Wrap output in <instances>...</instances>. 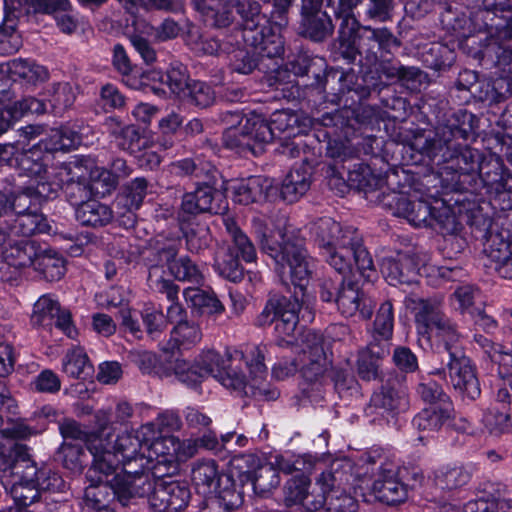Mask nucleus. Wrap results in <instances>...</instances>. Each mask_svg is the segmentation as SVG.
<instances>
[{
  "label": "nucleus",
  "mask_w": 512,
  "mask_h": 512,
  "mask_svg": "<svg viewBox=\"0 0 512 512\" xmlns=\"http://www.w3.org/2000/svg\"><path fill=\"white\" fill-rule=\"evenodd\" d=\"M259 239L262 251L273 259L281 281L286 285L291 283L301 294V304L297 291L293 300L281 295L270 296L262 316L267 320H313L316 317L312 306L315 298L307 292V286L314 265L304 248L303 239L287 228L283 221L275 231L264 232Z\"/></svg>",
  "instance_id": "1"
},
{
  "label": "nucleus",
  "mask_w": 512,
  "mask_h": 512,
  "mask_svg": "<svg viewBox=\"0 0 512 512\" xmlns=\"http://www.w3.org/2000/svg\"><path fill=\"white\" fill-rule=\"evenodd\" d=\"M229 364L214 350L202 352L194 364L181 356L177 362L176 378L189 387H196L203 378L213 376L222 386L238 395H248L247 388L260 384L267 374L264 351L247 345L244 350L226 351Z\"/></svg>",
  "instance_id": "2"
},
{
  "label": "nucleus",
  "mask_w": 512,
  "mask_h": 512,
  "mask_svg": "<svg viewBox=\"0 0 512 512\" xmlns=\"http://www.w3.org/2000/svg\"><path fill=\"white\" fill-rule=\"evenodd\" d=\"M81 142L77 132L69 127L51 129L49 135L25 151H19L13 144L0 149V160L19 169L21 175L35 178L36 192L43 197L55 195L64 185H73L69 165L48 168L51 154L76 148Z\"/></svg>",
  "instance_id": "3"
},
{
  "label": "nucleus",
  "mask_w": 512,
  "mask_h": 512,
  "mask_svg": "<svg viewBox=\"0 0 512 512\" xmlns=\"http://www.w3.org/2000/svg\"><path fill=\"white\" fill-rule=\"evenodd\" d=\"M194 3L205 22L212 26L226 27L239 15L243 20L244 41L258 50L261 56L273 58L284 53L281 30L288 24L285 16L288 9L280 11L275 5L271 25L258 29L260 6L254 0H218L214 6L208 5L206 0H194Z\"/></svg>",
  "instance_id": "4"
},
{
  "label": "nucleus",
  "mask_w": 512,
  "mask_h": 512,
  "mask_svg": "<svg viewBox=\"0 0 512 512\" xmlns=\"http://www.w3.org/2000/svg\"><path fill=\"white\" fill-rule=\"evenodd\" d=\"M472 121L473 115L470 113L454 114L447 120L446 124L437 127L433 138L426 139L422 148L423 153L430 158L441 155L444 161L454 159L456 162L455 168L459 172L464 174L479 173L484 184L492 187L501 178L498 171H495L493 177H491L489 171H484L486 161L478 150L464 147L458 152L454 144V140H466L473 133Z\"/></svg>",
  "instance_id": "5"
},
{
  "label": "nucleus",
  "mask_w": 512,
  "mask_h": 512,
  "mask_svg": "<svg viewBox=\"0 0 512 512\" xmlns=\"http://www.w3.org/2000/svg\"><path fill=\"white\" fill-rule=\"evenodd\" d=\"M87 449L92 455V462L86 472L89 483H110L117 500L126 506L135 494H143L150 488L147 477L139 476L137 469H128L112 449V442L101 435L87 439Z\"/></svg>",
  "instance_id": "6"
},
{
  "label": "nucleus",
  "mask_w": 512,
  "mask_h": 512,
  "mask_svg": "<svg viewBox=\"0 0 512 512\" xmlns=\"http://www.w3.org/2000/svg\"><path fill=\"white\" fill-rule=\"evenodd\" d=\"M311 233L315 236L322 255L340 274L350 271L352 261L366 279L373 273V261L368 251L362 246L356 230L351 227L343 229L330 217H323L312 224Z\"/></svg>",
  "instance_id": "7"
},
{
  "label": "nucleus",
  "mask_w": 512,
  "mask_h": 512,
  "mask_svg": "<svg viewBox=\"0 0 512 512\" xmlns=\"http://www.w3.org/2000/svg\"><path fill=\"white\" fill-rule=\"evenodd\" d=\"M17 468H22L21 473L17 472L16 479L9 488L15 508L6 512H33L30 506L41 500L45 492H62L66 488L62 477L48 467L38 468L29 455L24 453L17 459Z\"/></svg>",
  "instance_id": "8"
},
{
  "label": "nucleus",
  "mask_w": 512,
  "mask_h": 512,
  "mask_svg": "<svg viewBox=\"0 0 512 512\" xmlns=\"http://www.w3.org/2000/svg\"><path fill=\"white\" fill-rule=\"evenodd\" d=\"M275 332L280 346L291 345L295 351H301L302 376L307 381H317L327 372L331 361L322 335L304 330L298 322H277Z\"/></svg>",
  "instance_id": "9"
},
{
  "label": "nucleus",
  "mask_w": 512,
  "mask_h": 512,
  "mask_svg": "<svg viewBox=\"0 0 512 512\" xmlns=\"http://www.w3.org/2000/svg\"><path fill=\"white\" fill-rule=\"evenodd\" d=\"M198 449L194 439L180 440L173 435H155L146 446L145 472L156 477H164L171 469H176L179 462L193 457Z\"/></svg>",
  "instance_id": "10"
},
{
  "label": "nucleus",
  "mask_w": 512,
  "mask_h": 512,
  "mask_svg": "<svg viewBox=\"0 0 512 512\" xmlns=\"http://www.w3.org/2000/svg\"><path fill=\"white\" fill-rule=\"evenodd\" d=\"M372 469L371 492L383 503L394 505L407 498V486L400 480V466L394 457L380 451L367 455Z\"/></svg>",
  "instance_id": "11"
},
{
  "label": "nucleus",
  "mask_w": 512,
  "mask_h": 512,
  "mask_svg": "<svg viewBox=\"0 0 512 512\" xmlns=\"http://www.w3.org/2000/svg\"><path fill=\"white\" fill-rule=\"evenodd\" d=\"M274 138V130L259 114L250 113L240 120L238 126L228 128L224 133L225 145L240 154L257 156L264 145Z\"/></svg>",
  "instance_id": "12"
},
{
  "label": "nucleus",
  "mask_w": 512,
  "mask_h": 512,
  "mask_svg": "<svg viewBox=\"0 0 512 512\" xmlns=\"http://www.w3.org/2000/svg\"><path fill=\"white\" fill-rule=\"evenodd\" d=\"M224 223L231 237L232 245L228 250L222 249L217 252L215 270L221 277L231 282H238L243 278V269L238 259L248 263L255 261L256 249L248 236L237 227L232 219H224Z\"/></svg>",
  "instance_id": "13"
},
{
  "label": "nucleus",
  "mask_w": 512,
  "mask_h": 512,
  "mask_svg": "<svg viewBox=\"0 0 512 512\" xmlns=\"http://www.w3.org/2000/svg\"><path fill=\"white\" fill-rule=\"evenodd\" d=\"M336 16L341 20L339 49L342 56L349 61L356 59L358 49L364 50L365 41L377 42L382 47H387L394 41L393 34L387 28H361L354 14H336Z\"/></svg>",
  "instance_id": "14"
},
{
  "label": "nucleus",
  "mask_w": 512,
  "mask_h": 512,
  "mask_svg": "<svg viewBox=\"0 0 512 512\" xmlns=\"http://www.w3.org/2000/svg\"><path fill=\"white\" fill-rule=\"evenodd\" d=\"M139 476L147 477L150 489L143 494H135V498L147 496L154 512H179L188 505L191 492L187 483L167 481L149 473H140Z\"/></svg>",
  "instance_id": "15"
},
{
  "label": "nucleus",
  "mask_w": 512,
  "mask_h": 512,
  "mask_svg": "<svg viewBox=\"0 0 512 512\" xmlns=\"http://www.w3.org/2000/svg\"><path fill=\"white\" fill-rule=\"evenodd\" d=\"M334 466L335 472L324 471L317 479L322 495L315 498L308 508L318 510L325 506L329 512H355L358 507L356 500L341 488L343 473L339 468L342 465L336 462Z\"/></svg>",
  "instance_id": "16"
},
{
  "label": "nucleus",
  "mask_w": 512,
  "mask_h": 512,
  "mask_svg": "<svg viewBox=\"0 0 512 512\" xmlns=\"http://www.w3.org/2000/svg\"><path fill=\"white\" fill-rule=\"evenodd\" d=\"M158 433L155 424L146 423L133 432L119 435L112 443V449L119 458L121 457L122 466L137 469L139 473H146L145 464L141 459L146 458V446Z\"/></svg>",
  "instance_id": "17"
},
{
  "label": "nucleus",
  "mask_w": 512,
  "mask_h": 512,
  "mask_svg": "<svg viewBox=\"0 0 512 512\" xmlns=\"http://www.w3.org/2000/svg\"><path fill=\"white\" fill-rule=\"evenodd\" d=\"M181 242L178 238H171L167 243H160L157 240V252L159 261L168 264L171 274L180 281H188L200 284L203 281V275L198 267L189 258H180L173 260L176 256Z\"/></svg>",
  "instance_id": "18"
},
{
  "label": "nucleus",
  "mask_w": 512,
  "mask_h": 512,
  "mask_svg": "<svg viewBox=\"0 0 512 512\" xmlns=\"http://www.w3.org/2000/svg\"><path fill=\"white\" fill-rule=\"evenodd\" d=\"M225 191L239 204L248 205L269 198L274 191L273 180L264 176L230 180Z\"/></svg>",
  "instance_id": "19"
},
{
  "label": "nucleus",
  "mask_w": 512,
  "mask_h": 512,
  "mask_svg": "<svg viewBox=\"0 0 512 512\" xmlns=\"http://www.w3.org/2000/svg\"><path fill=\"white\" fill-rule=\"evenodd\" d=\"M0 227V254L4 260L15 267L36 265L39 251L36 245L27 239H16Z\"/></svg>",
  "instance_id": "20"
},
{
  "label": "nucleus",
  "mask_w": 512,
  "mask_h": 512,
  "mask_svg": "<svg viewBox=\"0 0 512 512\" xmlns=\"http://www.w3.org/2000/svg\"><path fill=\"white\" fill-rule=\"evenodd\" d=\"M449 377L453 387L470 399L480 395V386L470 360L458 352H450Z\"/></svg>",
  "instance_id": "21"
},
{
  "label": "nucleus",
  "mask_w": 512,
  "mask_h": 512,
  "mask_svg": "<svg viewBox=\"0 0 512 512\" xmlns=\"http://www.w3.org/2000/svg\"><path fill=\"white\" fill-rule=\"evenodd\" d=\"M46 112V104L33 97L11 102L10 93L0 91V135L27 113L42 114Z\"/></svg>",
  "instance_id": "22"
},
{
  "label": "nucleus",
  "mask_w": 512,
  "mask_h": 512,
  "mask_svg": "<svg viewBox=\"0 0 512 512\" xmlns=\"http://www.w3.org/2000/svg\"><path fill=\"white\" fill-rule=\"evenodd\" d=\"M381 271L386 281L393 286L418 282L419 269L414 258L406 254H400L397 259H384Z\"/></svg>",
  "instance_id": "23"
},
{
  "label": "nucleus",
  "mask_w": 512,
  "mask_h": 512,
  "mask_svg": "<svg viewBox=\"0 0 512 512\" xmlns=\"http://www.w3.org/2000/svg\"><path fill=\"white\" fill-rule=\"evenodd\" d=\"M162 351L163 354L160 357L148 351L139 353L137 358L138 367L142 372L155 374L160 378L176 377L180 354L174 351V348L171 351L168 348H163Z\"/></svg>",
  "instance_id": "24"
},
{
  "label": "nucleus",
  "mask_w": 512,
  "mask_h": 512,
  "mask_svg": "<svg viewBox=\"0 0 512 512\" xmlns=\"http://www.w3.org/2000/svg\"><path fill=\"white\" fill-rule=\"evenodd\" d=\"M214 190L209 184L199 185L195 191L185 193L179 210L181 221H187L191 216L204 212L218 213L219 208L214 207Z\"/></svg>",
  "instance_id": "25"
},
{
  "label": "nucleus",
  "mask_w": 512,
  "mask_h": 512,
  "mask_svg": "<svg viewBox=\"0 0 512 512\" xmlns=\"http://www.w3.org/2000/svg\"><path fill=\"white\" fill-rule=\"evenodd\" d=\"M221 475L214 460L197 461L191 470V480L199 494L209 495L229 490L221 488Z\"/></svg>",
  "instance_id": "26"
},
{
  "label": "nucleus",
  "mask_w": 512,
  "mask_h": 512,
  "mask_svg": "<svg viewBox=\"0 0 512 512\" xmlns=\"http://www.w3.org/2000/svg\"><path fill=\"white\" fill-rule=\"evenodd\" d=\"M269 125L277 133H286L287 137H295L306 133L313 125V119L302 112L289 109L275 111L271 115Z\"/></svg>",
  "instance_id": "27"
},
{
  "label": "nucleus",
  "mask_w": 512,
  "mask_h": 512,
  "mask_svg": "<svg viewBox=\"0 0 512 512\" xmlns=\"http://www.w3.org/2000/svg\"><path fill=\"white\" fill-rule=\"evenodd\" d=\"M495 54L494 74L496 79L493 82L495 92L491 96V101L499 102L509 91L512 81V45H499Z\"/></svg>",
  "instance_id": "28"
},
{
  "label": "nucleus",
  "mask_w": 512,
  "mask_h": 512,
  "mask_svg": "<svg viewBox=\"0 0 512 512\" xmlns=\"http://www.w3.org/2000/svg\"><path fill=\"white\" fill-rule=\"evenodd\" d=\"M0 73L9 76L13 80L18 78L33 84L43 82L49 77L46 67L30 59H13L1 63Z\"/></svg>",
  "instance_id": "29"
},
{
  "label": "nucleus",
  "mask_w": 512,
  "mask_h": 512,
  "mask_svg": "<svg viewBox=\"0 0 512 512\" xmlns=\"http://www.w3.org/2000/svg\"><path fill=\"white\" fill-rule=\"evenodd\" d=\"M371 408L381 415H394L409 406L408 394L404 388L383 387L371 397Z\"/></svg>",
  "instance_id": "30"
},
{
  "label": "nucleus",
  "mask_w": 512,
  "mask_h": 512,
  "mask_svg": "<svg viewBox=\"0 0 512 512\" xmlns=\"http://www.w3.org/2000/svg\"><path fill=\"white\" fill-rule=\"evenodd\" d=\"M160 268L152 266L149 270L148 283L152 289L166 295L170 305L167 307V320H176L177 318L183 320L185 318V311L182 306L176 301L179 293V287L168 279H164L160 275Z\"/></svg>",
  "instance_id": "31"
},
{
  "label": "nucleus",
  "mask_w": 512,
  "mask_h": 512,
  "mask_svg": "<svg viewBox=\"0 0 512 512\" xmlns=\"http://www.w3.org/2000/svg\"><path fill=\"white\" fill-rule=\"evenodd\" d=\"M124 296L121 288L111 287L105 292L96 295V301L99 306L108 310H116L110 314H95L92 320H113L120 318L121 320H134L137 315L124 304Z\"/></svg>",
  "instance_id": "32"
},
{
  "label": "nucleus",
  "mask_w": 512,
  "mask_h": 512,
  "mask_svg": "<svg viewBox=\"0 0 512 512\" xmlns=\"http://www.w3.org/2000/svg\"><path fill=\"white\" fill-rule=\"evenodd\" d=\"M310 184V168L305 164L294 167L283 180L280 190L281 197L285 201L293 203L309 190Z\"/></svg>",
  "instance_id": "33"
},
{
  "label": "nucleus",
  "mask_w": 512,
  "mask_h": 512,
  "mask_svg": "<svg viewBox=\"0 0 512 512\" xmlns=\"http://www.w3.org/2000/svg\"><path fill=\"white\" fill-rule=\"evenodd\" d=\"M452 413L451 401L430 405L414 417L413 424L419 430L437 431L450 422Z\"/></svg>",
  "instance_id": "34"
},
{
  "label": "nucleus",
  "mask_w": 512,
  "mask_h": 512,
  "mask_svg": "<svg viewBox=\"0 0 512 512\" xmlns=\"http://www.w3.org/2000/svg\"><path fill=\"white\" fill-rule=\"evenodd\" d=\"M389 354L387 344L376 345L370 342L368 346L360 350L357 359V372L361 379L371 381L378 377L380 361Z\"/></svg>",
  "instance_id": "35"
},
{
  "label": "nucleus",
  "mask_w": 512,
  "mask_h": 512,
  "mask_svg": "<svg viewBox=\"0 0 512 512\" xmlns=\"http://www.w3.org/2000/svg\"><path fill=\"white\" fill-rule=\"evenodd\" d=\"M397 215L415 227L433 226L432 205L424 200L410 201L401 197L397 201Z\"/></svg>",
  "instance_id": "36"
},
{
  "label": "nucleus",
  "mask_w": 512,
  "mask_h": 512,
  "mask_svg": "<svg viewBox=\"0 0 512 512\" xmlns=\"http://www.w3.org/2000/svg\"><path fill=\"white\" fill-rule=\"evenodd\" d=\"M496 402L484 412L482 423L489 434L497 436L512 430V406Z\"/></svg>",
  "instance_id": "37"
},
{
  "label": "nucleus",
  "mask_w": 512,
  "mask_h": 512,
  "mask_svg": "<svg viewBox=\"0 0 512 512\" xmlns=\"http://www.w3.org/2000/svg\"><path fill=\"white\" fill-rule=\"evenodd\" d=\"M14 224L9 228L10 235L29 237L35 233L49 232L51 227L43 214L34 211H18L13 218Z\"/></svg>",
  "instance_id": "38"
},
{
  "label": "nucleus",
  "mask_w": 512,
  "mask_h": 512,
  "mask_svg": "<svg viewBox=\"0 0 512 512\" xmlns=\"http://www.w3.org/2000/svg\"><path fill=\"white\" fill-rule=\"evenodd\" d=\"M186 302L197 309L202 316H218L224 311V306L213 291L199 287H189L183 292Z\"/></svg>",
  "instance_id": "39"
},
{
  "label": "nucleus",
  "mask_w": 512,
  "mask_h": 512,
  "mask_svg": "<svg viewBox=\"0 0 512 512\" xmlns=\"http://www.w3.org/2000/svg\"><path fill=\"white\" fill-rule=\"evenodd\" d=\"M75 215L82 225L97 227L108 224L113 217V212L107 205L91 199L81 203L76 208Z\"/></svg>",
  "instance_id": "40"
},
{
  "label": "nucleus",
  "mask_w": 512,
  "mask_h": 512,
  "mask_svg": "<svg viewBox=\"0 0 512 512\" xmlns=\"http://www.w3.org/2000/svg\"><path fill=\"white\" fill-rule=\"evenodd\" d=\"M484 252L495 264V270L498 274L504 278L503 271L506 266L512 264V242L505 239L501 234H492L487 240Z\"/></svg>",
  "instance_id": "41"
},
{
  "label": "nucleus",
  "mask_w": 512,
  "mask_h": 512,
  "mask_svg": "<svg viewBox=\"0 0 512 512\" xmlns=\"http://www.w3.org/2000/svg\"><path fill=\"white\" fill-rule=\"evenodd\" d=\"M333 28L330 16L324 11L302 16L301 33L314 41H322L330 36Z\"/></svg>",
  "instance_id": "42"
},
{
  "label": "nucleus",
  "mask_w": 512,
  "mask_h": 512,
  "mask_svg": "<svg viewBox=\"0 0 512 512\" xmlns=\"http://www.w3.org/2000/svg\"><path fill=\"white\" fill-rule=\"evenodd\" d=\"M32 317L37 320H71V312L62 307L58 299L51 294H44L33 305Z\"/></svg>",
  "instance_id": "43"
},
{
  "label": "nucleus",
  "mask_w": 512,
  "mask_h": 512,
  "mask_svg": "<svg viewBox=\"0 0 512 512\" xmlns=\"http://www.w3.org/2000/svg\"><path fill=\"white\" fill-rule=\"evenodd\" d=\"M148 184L144 178H135L126 187L124 192L116 199L118 208L123 209L121 212H133L140 208L147 194Z\"/></svg>",
  "instance_id": "44"
},
{
  "label": "nucleus",
  "mask_w": 512,
  "mask_h": 512,
  "mask_svg": "<svg viewBox=\"0 0 512 512\" xmlns=\"http://www.w3.org/2000/svg\"><path fill=\"white\" fill-rule=\"evenodd\" d=\"M349 186L364 192L376 190L385 182L381 174H375L367 164H357L348 172Z\"/></svg>",
  "instance_id": "45"
},
{
  "label": "nucleus",
  "mask_w": 512,
  "mask_h": 512,
  "mask_svg": "<svg viewBox=\"0 0 512 512\" xmlns=\"http://www.w3.org/2000/svg\"><path fill=\"white\" fill-rule=\"evenodd\" d=\"M259 464L260 459L254 454L236 455L229 462V475L225 478L238 480L241 483L251 481Z\"/></svg>",
  "instance_id": "46"
},
{
  "label": "nucleus",
  "mask_w": 512,
  "mask_h": 512,
  "mask_svg": "<svg viewBox=\"0 0 512 512\" xmlns=\"http://www.w3.org/2000/svg\"><path fill=\"white\" fill-rule=\"evenodd\" d=\"M405 312L400 317L415 320H434L439 316L440 303L409 296L404 301Z\"/></svg>",
  "instance_id": "47"
},
{
  "label": "nucleus",
  "mask_w": 512,
  "mask_h": 512,
  "mask_svg": "<svg viewBox=\"0 0 512 512\" xmlns=\"http://www.w3.org/2000/svg\"><path fill=\"white\" fill-rule=\"evenodd\" d=\"M62 370L69 377L80 378L92 373L93 367L84 349L77 346L69 349L65 354L62 360Z\"/></svg>",
  "instance_id": "48"
},
{
  "label": "nucleus",
  "mask_w": 512,
  "mask_h": 512,
  "mask_svg": "<svg viewBox=\"0 0 512 512\" xmlns=\"http://www.w3.org/2000/svg\"><path fill=\"white\" fill-rule=\"evenodd\" d=\"M471 479V473L462 466H444L435 472V484L443 490L458 489Z\"/></svg>",
  "instance_id": "49"
},
{
  "label": "nucleus",
  "mask_w": 512,
  "mask_h": 512,
  "mask_svg": "<svg viewBox=\"0 0 512 512\" xmlns=\"http://www.w3.org/2000/svg\"><path fill=\"white\" fill-rule=\"evenodd\" d=\"M307 474H295L287 481L284 489V500L287 506L303 504L310 497L311 481Z\"/></svg>",
  "instance_id": "50"
},
{
  "label": "nucleus",
  "mask_w": 512,
  "mask_h": 512,
  "mask_svg": "<svg viewBox=\"0 0 512 512\" xmlns=\"http://www.w3.org/2000/svg\"><path fill=\"white\" fill-rule=\"evenodd\" d=\"M202 338V333L197 322H177L171 331L173 345L180 348L189 349L197 344Z\"/></svg>",
  "instance_id": "51"
},
{
  "label": "nucleus",
  "mask_w": 512,
  "mask_h": 512,
  "mask_svg": "<svg viewBox=\"0 0 512 512\" xmlns=\"http://www.w3.org/2000/svg\"><path fill=\"white\" fill-rule=\"evenodd\" d=\"M474 289L469 286H463L458 288L455 293V299L458 302V308L461 310V315L464 318H493V316L487 314L486 310L479 303H474Z\"/></svg>",
  "instance_id": "52"
},
{
  "label": "nucleus",
  "mask_w": 512,
  "mask_h": 512,
  "mask_svg": "<svg viewBox=\"0 0 512 512\" xmlns=\"http://www.w3.org/2000/svg\"><path fill=\"white\" fill-rule=\"evenodd\" d=\"M35 270L39 271L47 281H59L65 274V261L62 257L40 253L34 265Z\"/></svg>",
  "instance_id": "53"
},
{
  "label": "nucleus",
  "mask_w": 512,
  "mask_h": 512,
  "mask_svg": "<svg viewBox=\"0 0 512 512\" xmlns=\"http://www.w3.org/2000/svg\"><path fill=\"white\" fill-rule=\"evenodd\" d=\"M250 482L256 493L264 495L279 485L280 477L273 465L260 463Z\"/></svg>",
  "instance_id": "54"
},
{
  "label": "nucleus",
  "mask_w": 512,
  "mask_h": 512,
  "mask_svg": "<svg viewBox=\"0 0 512 512\" xmlns=\"http://www.w3.org/2000/svg\"><path fill=\"white\" fill-rule=\"evenodd\" d=\"M148 144L149 138L141 135L134 125H125L116 145L120 149L135 155L140 153L142 149H146Z\"/></svg>",
  "instance_id": "55"
},
{
  "label": "nucleus",
  "mask_w": 512,
  "mask_h": 512,
  "mask_svg": "<svg viewBox=\"0 0 512 512\" xmlns=\"http://www.w3.org/2000/svg\"><path fill=\"white\" fill-rule=\"evenodd\" d=\"M459 512H512V500L500 497L468 501Z\"/></svg>",
  "instance_id": "56"
},
{
  "label": "nucleus",
  "mask_w": 512,
  "mask_h": 512,
  "mask_svg": "<svg viewBox=\"0 0 512 512\" xmlns=\"http://www.w3.org/2000/svg\"><path fill=\"white\" fill-rule=\"evenodd\" d=\"M336 303L341 314L345 318L355 316L359 308V292L358 288L353 283L345 284L338 292Z\"/></svg>",
  "instance_id": "57"
},
{
  "label": "nucleus",
  "mask_w": 512,
  "mask_h": 512,
  "mask_svg": "<svg viewBox=\"0 0 512 512\" xmlns=\"http://www.w3.org/2000/svg\"><path fill=\"white\" fill-rule=\"evenodd\" d=\"M276 469L286 474L291 473H310L313 469V462L310 456H298L295 459L287 458L282 455H277L274 458V462L270 463Z\"/></svg>",
  "instance_id": "58"
},
{
  "label": "nucleus",
  "mask_w": 512,
  "mask_h": 512,
  "mask_svg": "<svg viewBox=\"0 0 512 512\" xmlns=\"http://www.w3.org/2000/svg\"><path fill=\"white\" fill-rule=\"evenodd\" d=\"M433 212V226H439V228L445 233H455L458 229V221L449 206H446L444 202L435 200L432 205Z\"/></svg>",
  "instance_id": "59"
},
{
  "label": "nucleus",
  "mask_w": 512,
  "mask_h": 512,
  "mask_svg": "<svg viewBox=\"0 0 512 512\" xmlns=\"http://www.w3.org/2000/svg\"><path fill=\"white\" fill-rule=\"evenodd\" d=\"M110 496L117 498L110 483H89L84 493V501L87 508L108 504Z\"/></svg>",
  "instance_id": "60"
},
{
  "label": "nucleus",
  "mask_w": 512,
  "mask_h": 512,
  "mask_svg": "<svg viewBox=\"0 0 512 512\" xmlns=\"http://www.w3.org/2000/svg\"><path fill=\"white\" fill-rule=\"evenodd\" d=\"M63 466L73 472H79L83 467L84 450L81 445L64 442L59 448Z\"/></svg>",
  "instance_id": "61"
},
{
  "label": "nucleus",
  "mask_w": 512,
  "mask_h": 512,
  "mask_svg": "<svg viewBox=\"0 0 512 512\" xmlns=\"http://www.w3.org/2000/svg\"><path fill=\"white\" fill-rule=\"evenodd\" d=\"M194 105L205 108L215 100V93L211 86L201 81H192L186 91V97Z\"/></svg>",
  "instance_id": "62"
},
{
  "label": "nucleus",
  "mask_w": 512,
  "mask_h": 512,
  "mask_svg": "<svg viewBox=\"0 0 512 512\" xmlns=\"http://www.w3.org/2000/svg\"><path fill=\"white\" fill-rule=\"evenodd\" d=\"M172 172L181 175L188 176L193 175L200 178L204 175H208L214 171L213 167L209 164H203L199 159L186 158L178 160L171 165Z\"/></svg>",
  "instance_id": "63"
},
{
  "label": "nucleus",
  "mask_w": 512,
  "mask_h": 512,
  "mask_svg": "<svg viewBox=\"0 0 512 512\" xmlns=\"http://www.w3.org/2000/svg\"><path fill=\"white\" fill-rule=\"evenodd\" d=\"M217 494L218 498L210 500L202 512H232L241 503L240 495L235 490Z\"/></svg>",
  "instance_id": "64"
}]
</instances>
